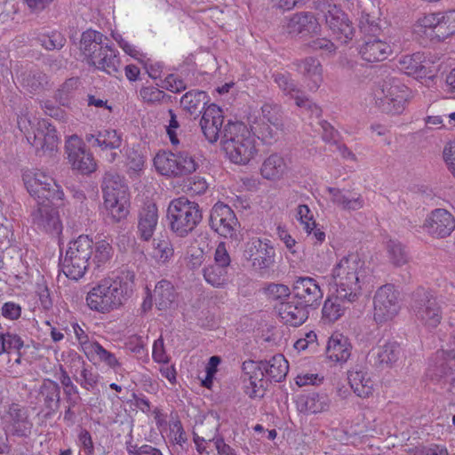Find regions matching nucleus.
Returning <instances> with one entry per match:
<instances>
[{
	"label": "nucleus",
	"mask_w": 455,
	"mask_h": 455,
	"mask_svg": "<svg viewBox=\"0 0 455 455\" xmlns=\"http://www.w3.org/2000/svg\"><path fill=\"white\" fill-rule=\"evenodd\" d=\"M369 274L365 261L358 254L350 253L336 262L325 279L339 299L353 303L360 297Z\"/></svg>",
	"instance_id": "obj_1"
},
{
	"label": "nucleus",
	"mask_w": 455,
	"mask_h": 455,
	"mask_svg": "<svg viewBox=\"0 0 455 455\" xmlns=\"http://www.w3.org/2000/svg\"><path fill=\"white\" fill-rule=\"evenodd\" d=\"M220 142L227 156L235 164H248L258 154L256 139L243 123L228 122L221 132Z\"/></svg>",
	"instance_id": "obj_2"
},
{
	"label": "nucleus",
	"mask_w": 455,
	"mask_h": 455,
	"mask_svg": "<svg viewBox=\"0 0 455 455\" xmlns=\"http://www.w3.org/2000/svg\"><path fill=\"white\" fill-rule=\"evenodd\" d=\"M171 229L179 236L184 237L192 232L202 220L199 205L181 196L173 199L167 209Z\"/></svg>",
	"instance_id": "obj_3"
},
{
	"label": "nucleus",
	"mask_w": 455,
	"mask_h": 455,
	"mask_svg": "<svg viewBox=\"0 0 455 455\" xmlns=\"http://www.w3.org/2000/svg\"><path fill=\"white\" fill-rule=\"evenodd\" d=\"M103 39L108 41L100 32L88 29L81 36L79 49L89 64L111 74L114 70L113 50Z\"/></svg>",
	"instance_id": "obj_4"
},
{
	"label": "nucleus",
	"mask_w": 455,
	"mask_h": 455,
	"mask_svg": "<svg viewBox=\"0 0 455 455\" xmlns=\"http://www.w3.org/2000/svg\"><path fill=\"white\" fill-rule=\"evenodd\" d=\"M411 308L416 322L427 329L436 328L443 319L441 306L430 290L417 289L412 294Z\"/></svg>",
	"instance_id": "obj_5"
},
{
	"label": "nucleus",
	"mask_w": 455,
	"mask_h": 455,
	"mask_svg": "<svg viewBox=\"0 0 455 455\" xmlns=\"http://www.w3.org/2000/svg\"><path fill=\"white\" fill-rule=\"evenodd\" d=\"M92 243L88 235H80L69 243L62 261L63 272L68 278L78 280L84 276L92 253Z\"/></svg>",
	"instance_id": "obj_6"
},
{
	"label": "nucleus",
	"mask_w": 455,
	"mask_h": 455,
	"mask_svg": "<svg viewBox=\"0 0 455 455\" xmlns=\"http://www.w3.org/2000/svg\"><path fill=\"white\" fill-rule=\"evenodd\" d=\"M319 19H323L334 39L340 44H347L355 36V28L340 7L322 1L316 4Z\"/></svg>",
	"instance_id": "obj_7"
},
{
	"label": "nucleus",
	"mask_w": 455,
	"mask_h": 455,
	"mask_svg": "<svg viewBox=\"0 0 455 455\" xmlns=\"http://www.w3.org/2000/svg\"><path fill=\"white\" fill-rule=\"evenodd\" d=\"M411 92L409 88L397 78L385 80L375 93V101L378 108L386 113L396 115L404 109Z\"/></svg>",
	"instance_id": "obj_8"
},
{
	"label": "nucleus",
	"mask_w": 455,
	"mask_h": 455,
	"mask_svg": "<svg viewBox=\"0 0 455 455\" xmlns=\"http://www.w3.org/2000/svg\"><path fill=\"white\" fill-rule=\"evenodd\" d=\"M28 192L38 202L61 201L64 192L55 180L46 172L34 170L23 174Z\"/></svg>",
	"instance_id": "obj_9"
},
{
	"label": "nucleus",
	"mask_w": 455,
	"mask_h": 455,
	"mask_svg": "<svg viewBox=\"0 0 455 455\" xmlns=\"http://www.w3.org/2000/svg\"><path fill=\"white\" fill-rule=\"evenodd\" d=\"M154 165L162 175L179 177L196 171L198 164L186 151L158 153L154 158Z\"/></svg>",
	"instance_id": "obj_10"
},
{
	"label": "nucleus",
	"mask_w": 455,
	"mask_h": 455,
	"mask_svg": "<svg viewBox=\"0 0 455 455\" xmlns=\"http://www.w3.org/2000/svg\"><path fill=\"white\" fill-rule=\"evenodd\" d=\"M243 258L255 271L265 273L275 265V250L269 240L253 237L244 244Z\"/></svg>",
	"instance_id": "obj_11"
},
{
	"label": "nucleus",
	"mask_w": 455,
	"mask_h": 455,
	"mask_svg": "<svg viewBox=\"0 0 455 455\" xmlns=\"http://www.w3.org/2000/svg\"><path fill=\"white\" fill-rule=\"evenodd\" d=\"M401 308L398 292L392 284L379 287L373 298V317L378 323L392 320Z\"/></svg>",
	"instance_id": "obj_12"
},
{
	"label": "nucleus",
	"mask_w": 455,
	"mask_h": 455,
	"mask_svg": "<svg viewBox=\"0 0 455 455\" xmlns=\"http://www.w3.org/2000/svg\"><path fill=\"white\" fill-rule=\"evenodd\" d=\"M427 377L435 383H451V391L455 388V353L438 351L434 362L427 371Z\"/></svg>",
	"instance_id": "obj_13"
},
{
	"label": "nucleus",
	"mask_w": 455,
	"mask_h": 455,
	"mask_svg": "<svg viewBox=\"0 0 455 455\" xmlns=\"http://www.w3.org/2000/svg\"><path fill=\"white\" fill-rule=\"evenodd\" d=\"M210 225L214 231L224 237L237 238L240 224L232 209L223 203H217L212 207Z\"/></svg>",
	"instance_id": "obj_14"
},
{
	"label": "nucleus",
	"mask_w": 455,
	"mask_h": 455,
	"mask_svg": "<svg viewBox=\"0 0 455 455\" xmlns=\"http://www.w3.org/2000/svg\"><path fill=\"white\" fill-rule=\"evenodd\" d=\"M381 36H368L363 38L359 46L361 58L367 62H379L385 60L394 51L401 49L399 40L390 37L387 43L380 38Z\"/></svg>",
	"instance_id": "obj_15"
},
{
	"label": "nucleus",
	"mask_w": 455,
	"mask_h": 455,
	"mask_svg": "<svg viewBox=\"0 0 455 455\" xmlns=\"http://www.w3.org/2000/svg\"><path fill=\"white\" fill-rule=\"evenodd\" d=\"M66 153L68 163L74 170L82 174H89L96 170L95 160L84 145V142L76 135H72L66 141Z\"/></svg>",
	"instance_id": "obj_16"
},
{
	"label": "nucleus",
	"mask_w": 455,
	"mask_h": 455,
	"mask_svg": "<svg viewBox=\"0 0 455 455\" xmlns=\"http://www.w3.org/2000/svg\"><path fill=\"white\" fill-rule=\"evenodd\" d=\"M245 392L250 397H262L267 387L264 366L260 362L245 361L242 366Z\"/></svg>",
	"instance_id": "obj_17"
},
{
	"label": "nucleus",
	"mask_w": 455,
	"mask_h": 455,
	"mask_svg": "<svg viewBox=\"0 0 455 455\" xmlns=\"http://www.w3.org/2000/svg\"><path fill=\"white\" fill-rule=\"evenodd\" d=\"M52 203L38 202L37 208L31 214L32 222L39 229L52 235H60L62 232V223L58 210L52 205Z\"/></svg>",
	"instance_id": "obj_18"
},
{
	"label": "nucleus",
	"mask_w": 455,
	"mask_h": 455,
	"mask_svg": "<svg viewBox=\"0 0 455 455\" xmlns=\"http://www.w3.org/2000/svg\"><path fill=\"white\" fill-rule=\"evenodd\" d=\"M295 299L309 308H316L322 301L323 293L315 279L300 276L293 283Z\"/></svg>",
	"instance_id": "obj_19"
},
{
	"label": "nucleus",
	"mask_w": 455,
	"mask_h": 455,
	"mask_svg": "<svg viewBox=\"0 0 455 455\" xmlns=\"http://www.w3.org/2000/svg\"><path fill=\"white\" fill-rule=\"evenodd\" d=\"M114 279L108 277L100 281L87 295L90 308L99 312H109L114 305Z\"/></svg>",
	"instance_id": "obj_20"
},
{
	"label": "nucleus",
	"mask_w": 455,
	"mask_h": 455,
	"mask_svg": "<svg viewBox=\"0 0 455 455\" xmlns=\"http://www.w3.org/2000/svg\"><path fill=\"white\" fill-rule=\"evenodd\" d=\"M424 228L430 235L443 238L454 230L455 219L447 210L435 209L426 219Z\"/></svg>",
	"instance_id": "obj_21"
},
{
	"label": "nucleus",
	"mask_w": 455,
	"mask_h": 455,
	"mask_svg": "<svg viewBox=\"0 0 455 455\" xmlns=\"http://www.w3.org/2000/svg\"><path fill=\"white\" fill-rule=\"evenodd\" d=\"M283 29L291 36H306L318 30L316 18L309 12H299L285 18Z\"/></svg>",
	"instance_id": "obj_22"
},
{
	"label": "nucleus",
	"mask_w": 455,
	"mask_h": 455,
	"mask_svg": "<svg viewBox=\"0 0 455 455\" xmlns=\"http://www.w3.org/2000/svg\"><path fill=\"white\" fill-rule=\"evenodd\" d=\"M223 118L222 110L217 105L210 104L204 108L200 126L209 142L213 143L220 138Z\"/></svg>",
	"instance_id": "obj_23"
},
{
	"label": "nucleus",
	"mask_w": 455,
	"mask_h": 455,
	"mask_svg": "<svg viewBox=\"0 0 455 455\" xmlns=\"http://www.w3.org/2000/svg\"><path fill=\"white\" fill-rule=\"evenodd\" d=\"M131 194L128 185L122 180H116V228L133 223L131 220Z\"/></svg>",
	"instance_id": "obj_24"
},
{
	"label": "nucleus",
	"mask_w": 455,
	"mask_h": 455,
	"mask_svg": "<svg viewBox=\"0 0 455 455\" xmlns=\"http://www.w3.org/2000/svg\"><path fill=\"white\" fill-rule=\"evenodd\" d=\"M27 139L36 150L43 153L53 152L59 144L55 128L46 121L39 123L33 137L27 136Z\"/></svg>",
	"instance_id": "obj_25"
},
{
	"label": "nucleus",
	"mask_w": 455,
	"mask_h": 455,
	"mask_svg": "<svg viewBox=\"0 0 455 455\" xmlns=\"http://www.w3.org/2000/svg\"><path fill=\"white\" fill-rule=\"evenodd\" d=\"M4 419L11 427L12 435L24 437L30 434L32 423L28 420L27 410L20 405L17 403L10 404Z\"/></svg>",
	"instance_id": "obj_26"
},
{
	"label": "nucleus",
	"mask_w": 455,
	"mask_h": 455,
	"mask_svg": "<svg viewBox=\"0 0 455 455\" xmlns=\"http://www.w3.org/2000/svg\"><path fill=\"white\" fill-rule=\"evenodd\" d=\"M273 77L279 89L294 98L299 107L308 108L312 114L316 116H320L321 109L317 106L313 105L307 98L299 95V91L297 84L289 73H276L274 74Z\"/></svg>",
	"instance_id": "obj_27"
},
{
	"label": "nucleus",
	"mask_w": 455,
	"mask_h": 455,
	"mask_svg": "<svg viewBox=\"0 0 455 455\" xmlns=\"http://www.w3.org/2000/svg\"><path fill=\"white\" fill-rule=\"evenodd\" d=\"M296 67L308 90L316 91L323 83V68L320 61L315 58L307 57L298 61Z\"/></svg>",
	"instance_id": "obj_28"
},
{
	"label": "nucleus",
	"mask_w": 455,
	"mask_h": 455,
	"mask_svg": "<svg viewBox=\"0 0 455 455\" xmlns=\"http://www.w3.org/2000/svg\"><path fill=\"white\" fill-rule=\"evenodd\" d=\"M308 308L293 298L292 300L281 302L277 310L282 321L285 324L297 327L307 319Z\"/></svg>",
	"instance_id": "obj_29"
},
{
	"label": "nucleus",
	"mask_w": 455,
	"mask_h": 455,
	"mask_svg": "<svg viewBox=\"0 0 455 455\" xmlns=\"http://www.w3.org/2000/svg\"><path fill=\"white\" fill-rule=\"evenodd\" d=\"M352 348L347 337L341 333H334L328 340L327 357L332 362L345 363L351 356Z\"/></svg>",
	"instance_id": "obj_30"
},
{
	"label": "nucleus",
	"mask_w": 455,
	"mask_h": 455,
	"mask_svg": "<svg viewBox=\"0 0 455 455\" xmlns=\"http://www.w3.org/2000/svg\"><path fill=\"white\" fill-rule=\"evenodd\" d=\"M401 355V347L396 342H387L373 347L368 359L375 366H389L395 363Z\"/></svg>",
	"instance_id": "obj_31"
},
{
	"label": "nucleus",
	"mask_w": 455,
	"mask_h": 455,
	"mask_svg": "<svg viewBox=\"0 0 455 455\" xmlns=\"http://www.w3.org/2000/svg\"><path fill=\"white\" fill-rule=\"evenodd\" d=\"M158 223V210L155 204H146L139 213L138 233L144 241L152 238Z\"/></svg>",
	"instance_id": "obj_32"
},
{
	"label": "nucleus",
	"mask_w": 455,
	"mask_h": 455,
	"mask_svg": "<svg viewBox=\"0 0 455 455\" xmlns=\"http://www.w3.org/2000/svg\"><path fill=\"white\" fill-rule=\"evenodd\" d=\"M347 378L351 388L357 396L368 398L372 395L375 382L371 373L363 370H351Z\"/></svg>",
	"instance_id": "obj_33"
},
{
	"label": "nucleus",
	"mask_w": 455,
	"mask_h": 455,
	"mask_svg": "<svg viewBox=\"0 0 455 455\" xmlns=\"http://www.w3.org/2000/svg\"><path fill=\"white\" fill-rule=\"evenodd\" d=\"M426 57L422 52H415L411 55H403L398 60L397 68L407 76L417 79L427 75V67L424 65Z\"/></svg>",
	"instance_id": "obj_34"
},
{
	"label": "nucleus",
	"mask_w": 455,
	"mask_h": 455,
	"mask_svg": "<svg viewBox=\"0 0 455 455\" xmlns=\"http://www.w3.org/2000/svg\"><path fill=\"white\" fill-rule=\"evenodd\" d=\"M331 201L345 211H357L364 206L361 195L352 194L336 188H328Z\"/></svg>",
	"instance_id": "obj_35"
},
{
	"label": "nucleus",
	"mask_w": 455,
	"mask_h": 455,
	"mask_svg": "<svg viewBox=\"0 0 455 455\" xmlns=\"http://www.w3.org/2000/svg\"><path fill=\"white\" fill-rule=\"evenodd\" d=\"M287 171L284 158L278 154H272L267 157L260 167L261 176L269 180H280Z\"/></svg>",
	"instance_id": "obj_36"
},
{
	"label": "nucleus",
	"mask_w": 455,
	"mask_h": 455,
	"mask_svg": "<svg viewBox=\"0 0 455 455\" xmlns=\"http://www.w3.org/2000/svg\"><path fill=\"white\" fill-rule=\"evenodd\" d=\"M148 255L157 264L168 262L173 256V247L167 236L154 238L151 246L147 250Z\"/></svg>",
	"instance_id": "obj_37"
},
{
	"label": "nucleus",
	"mask_w": 455,
	"mask_h": 455,
	"mask_svg": "<svg viewBox=\"0 0 455 455\" xmlns=\"http://www.w3.org/2000/svg\"><path fill=\"white\" fill-rule=\"evenodd\" d=\"M39 397L48 410V413L54 412L60 407V386L53 380L44 379L39 389Z\"/></svg>",
	"instance_id": "obj_38"
},
{
	"label": "nucleus",
	"mask_w": 455,
	"mask_h": 455,
	"mask_svg": "<svg viewBox=\"0 0 455 455\" xmlns=\"http://www.w3.org/2000/svg\"><path fill=\"white\" fill-rule=\"evenodd\" d=\"M121 430L124 434V443L129 454L132 455H163L161 451L151 445L144 444L138 447L137 444H132V424L130 419L122 421L120 424Z\"/></svg>",
	"instance_id": "obj_39"
},
{
	"label": "nucleus",
	"mask_w": 455,
	"mask_h": 455,
	"mask_svg": "<svg viewBox=\"0 0 455 455\" xmlns=\"http://www.w3.org/2000/svg\"><path fill=\"white\" fill-rule=\"evenodd\" d=\"M264 366L267 378L275 382L283 380L289 371V364L284 356L281 354L274 355L269 361H260Z\"/></svg>",
	"instance_id": "obj_40"
},
{
	"label": "nucleus",
	"mask_w": 455,
	"mask_h": 455,
	"mask_svg": "<svg viewBox=\"0 0 455 455\" xmlns=\"http://www.w3.org/2000/svg\"><path fill=\"white\" fill-rule=\"evenodd\" d=\"M134 271L126 267L120 272L116 279V296L118 295L119 304L128 300L133 293Z\"/></svg>",
	"instance_id": "obj_41"
},
{
	"label": "nucleus",
	"mask_w": 455,
	"mask_h": 455,
	"mask_svg": "<svg viewBox=\"0 0 455 455\" xmlns=\"http://www.w3.org/2000/svg\"><path fill=\"white\" fill-rule=\"evenodd\" d=\"M153 297L159 310L171 307L175 299L173 285L167 280L158 282L155 287Z\"/></svg>",
	"instance_id": "obj_42"
},
{
	"label": "nucleus",
	"mask_w": 455,
	"mask_h": 455,
	"mask_svg": "<svg viewBox=\"0 0 455 455\" xmlns=\"http://www.w3.org/2000/svg\"><path fill=\"white\" fill-rule=\"evenodd\" d=\"M439 22V12L425 14L417 20L413 30L419 36L438 37Z\"/></svg>",
	"instance_id": "obj_43"
},
{
	"label": "nucleus",
	"mask_w": 455,
	"mask_h": 455,
	"mask_svg": "<svg viewBox=\"0 0 455 455\" xmlns=\"http://www.w3.org/2000/svg\"><path fill=\"white\" fill-rule=\"evenodd\" d=\"M220 423L215 414L211 413L204 417V420L196 427L193 433H198L202 442L216 441Z\"/></svg>",
	"instance_id": "obj_44"
},
{
	"label": "nucleus",
	"mask_w": 455,
	"mask_h": 455,
	"mask_svg": "<svg viewBox=\"0 0 455 455\" xmlns=\"http://www.w3.org/2000/svg\"><path fill=\"white\" fill-rule=\"evenodd\" d=\"M141 100L149 106H163L172 102V97L153 85L143 86L140 90Z\"/></svg>",
	"instance_id": "obj_45"
},
{
	"label": "nucleus",
	"mask_w": 455,
	"mask_h": 455,
	"mask_svg": "<svg viewBox=\"0 0 455 455\" xmlns=\"http://www.w3.org/2000/svg\"><path fill=\"white\" fill-rule=\"evenodd\" d=\"M330 399L324 394L311 393L302 398L301 410L307 413H320L328 410Z\"/></svg>",
	"instance_id": "obj_46"
},
{
	"label": "nucleus",
	"mask_w": 455,
	"mask_h": 455,
	"mask_svg": "<svg viewBox=\"0 0 455 455\" xmlns=\"http://www.w3.org/2000/svg\"><path fill=\"white\" fill-rule=\"evenodd\" d=\"M85 140L92 147L99 148L101 151L112 150L114 148V130L103 128L96 133H86Z\"/></svg>",
	"instance_id": "obj_47"
},
{
	"label": "nucleus",
	"mask_w": 455,
	"mask_h": 455,
	"mask_svg": "<svg viewBox=\"0 0 455 455\" xmlns=\"http://www.w3.org/2000/svg\"><path fill=\"white\" fill-rule=\"evenodd\" d=\"M20 84L29 92H38L47 84L46 76L37 70H28L20 74Z\"/></svg>",
	"instance_id": "obj_48"
},
{
	"label": "nucleus",
	"mask_w": 455,
	"mask_h": 455,
	"mask_svg": "<svg viewBox=\"0 0 455 455\" xmlns=\"http://www.w3.org/2000/svg\"><path fill=\"white\" fill-rule=\"evenodd\" d=\"M207 95L204 92L189 91L180 99L181 107L188 113L195 114L204 108Z\"/></svg>",
	"instance_id": "obj_49"
},
{
	"label": "nucleus",
	"mask_w": 455,
	"mask_h": 455,
	"mask_svg": "<svg viewBox=\"0 0 455 455\" xmlns=\"http://www.w3.org/2000/svg\"><path fill=\"white\" fill-rule=\"evenodd\" d=\"M283 129V124H277V125L271 124L267 122H260L255 123L254 125L251 126V132L255 136L257 135L259 139H261L266 143H271L272 140H275L279 134V132Z\"/></svg>",
	"instance_id": "obj_50"
},
{
	"label": "nucleus",
	"mask_w": 455,
	"mask_h": 455,
	"mask_svg": "<svg viewBox=\"0 0 455 455\" xmlns=\"http://www.w3.org/2000/svg\"><path fill=\"white\" fill-rule=\"evenodd\" d=\"M359 29L363 35V37L377 36L382 35L381 25L379 19L364 11L359 18Z\"/></svg>",
	"instance_id": "obj_51"
},
{
	"label": "nucleus",
	"mask_w": 455,
	"mask_h": 455,
	"mask_svg": "<svg viewBox=\"0 0 455 455\" xmlns=\"http://www.w3.org/2000/svg\"><path fill=\"white\" fill-rule=\"evenodd\" d=\"M387 252L390 262L395 267H401L409 260L405 247L397 240H389L387 243Z\"/></svg>",
	"instance_id": "obj_52"
},
{
	"label": "nucleus",
	"mask_w": 455,
	"mask_h": 455,
	"mask_svg": "<svg viewBox=\"0 0 455 455\" xmlns=\"http://www.w3.org/2000/svg\"><path fill=\"white\" fill-rule=\"evenodd\" d=\"M112 256V239L104 237L99 239L95 244V253L92 262L97 267L109 262Z\"/></svg>",
	"instance_id": "obj_53"
},
{
	"label": "nucleus",
	"mask_w": 455,
	"mask_h": 455,
	"mask_svg": "<svg viewBox=\"0 0 455 455\" xmlns=\"http://www.w3.org/2000/svg\"><path fill=\"white\" fill-rule=\"evenodd\" d=\"M205 281L214 287H221L227 283L228 268L217 265H210L204 269Z\"/></svg>",
	"instance_id": "obj_54"
},
{
	"label": "nucleus",
	"mask_w": 455,
	"mask_h": 455,
	"mask_svg": "<svg viewBox=\"0 0 455 455\" xmlns=\"http://www.w3.org/2000/svg\"><path fill=\"white\" fill-rule=\"evenodd\" d=\"M119 234L116 244L122 253H129L133 251L136 243L135 236L132 234L133 223H128L125 227L117 228Z\"/></svg>",
	"instance_id": "obj_55"
},
{
	"label": "nucleus",
	"mask_w": 455,
	"mask_h": 455,
	"mask_svg": "<svg viewBox=\"0 0 455 455\" xmlns=\"http://www.w3.org/2000/svg\"><path fill=\"white\" fill-rule=\"evenodd\" d=\"M349 304L348 302H343L341 299H339L335 293L334 299H328L324 302L323 315L329 321H336L344 314L347 305Z\"/></svg>",
	"instance_id": "obj_56"
},
{
	"label": "nucleus",
	"mask_w": 455,
	"mask_h": 455,
	"mask_svg": "<svg viewBox=\"0 0 455 455\" xmlns=\"http://www.w3.org/2000/svg\"><path fill=\"white\" fill-rule=\"evenodd\" d=\"M438 38L444 39L455 34V9L439 12Z\"/></svg>",
	"instance_id": "obj_57"
},
{
	"label": "nucleus",
	"mask_w": 455,
	"mask_h": 455,
	"mask_svg": "<svg viewBox=\"0 0 455 455\" xmlns=\"http://www.w3.org/2000/svg\"><path fill=\"white\" fill-rule=\"evenodd\" d=\"M23 346V340L17 334L0 332V355L4 353H9L11 350H20Z\"/></svg>",
	"instance_id": "obj_58"
},
{
	"label": "nucleus",
	"mask_w": 455,
	"mask_h": 455,
	"mask_svg": "<svg viewBox=\"0 0 455 455\" xmlns=\"http://www.w3.org/2000/svg\"><path fill=\"white\" fill-rule=\"evenodd\" d=\"M78 79L71 77L66 80L56 92V99L59 102L65 106L68 103L69 100L74 96L76 90L78 87Z\"/></svg>",
	"instance_id": "obj_59"
},
{
	"label": "nucleus",
	"mask_w": 455,
	"mask_h": 455,
	"mask_svg": "<svg viewBox=\"0 0 455 455\" xmlns=\"http://www.w3.org/2000/svg\"><path fill=\"white\" fill-rule=\"evenodd\" d=\"M104 206L106 210L110 212L112 215V210L114 208V175L111 173H106L101 185Z\"/></svg>",
	"instance_id": "obj_60"
},
{
	"label": "nucleus",
	"mask_w": 455,
	"mask_h": 455,
	"mask_svg": "<svg viewBox=\"0 0 455 455\" xmlns=\"http://www.w3.org/2000/svg\"><path fill=\"white\" fill-rule=\"evenodd\" d=\"M297 220L300 222L303 229L310 234L315 227V220L309 207L306 204H299L297 208Z\"/></svg>",
	"instance_id": "obj_61"
},
{
	"label": "nucleus",
	"mask_w": 455,
	"mask_h": 455,
	"mask_svg": "<svg viewBox=\"0 0 455 455\" xmlns=\"http://www.w3.org/2000/svg\"><path fill=\"white\" fill-rule=\"evenodd\" d=\"M262 116L260 117V122H267L271 124L277 125V124H283L280 108L277 105L266 103L261 108Z\"/></svg>",
	"instance_id": "obj_62"
},
{
	"label": "nucleus",
	"mask_w": 455,
	"mask_h": 455,
	"mask_svg": "<svg viewBox=\"0 0 455 455\" xmlns=\"http://www.w3.org/2000/svg\"><path fill=\"white\" fill-rule=\"evenodd\" d=\"M39 42L46 50L60 49L65 44L64 36L59 32H52L50 35H42Z\"/></svg>",
	"instance_id": "obj_63"
},
{
	"label": "nucleus",
	"mask_w": 455,
	"mask_h": 455,
	"mask_svg": "<svg viewBox=\"0 0 455 455\" xmlns=\"http://www.w3.org/2000/svg\"><path fill=\"white\" fill-rule=\"evenodd\" d=\"M267 295L273 300H283L290 297L289 287L283 283H270L266 289Z\"/></svg>",
	"instance_id": "obj_64"
}]
</instances>
